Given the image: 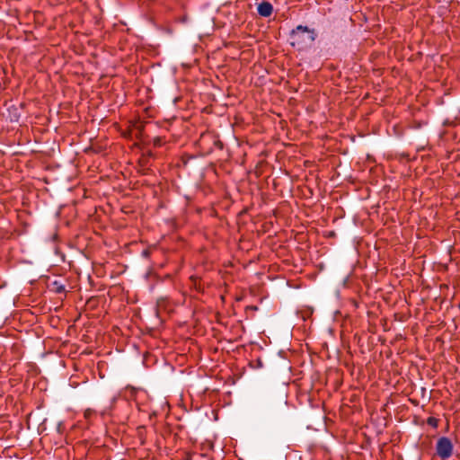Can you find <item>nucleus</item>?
Returning <instances> with one entry per match:
<instances>
[{
    "mask_svg": "<svg viewBox=\"0 0 460 460\" xmlns=\"http://www.w3.org/2000/svg\"><path fill=\"white\" fill-rule=\"evenodd\" d=\"M116 400H117V397H116V396H114V397L111 399V403H114V402H116Z\"/></svg>",
    "mask_w": 460,
    "mask_h": 460,
    "instance_id": "423d86ee",
    "label": "nucleus"
},
{
    "mask_svg": "<svg viewBox=\"0 0 460 460\" xmlns=\"http://www.w3.org/2000/svg\"><path fill=\"white\" fill-rule=\"evenodd\" d=\"M454 446L447 437H441L436 444V453L442 459L447 460L453 455Z\"/></svg>",
    "mask_w": 460,
    "mask_h": 460,
    "instance_id": "f03ea898",
    "label": "nucleus"
},
{
    "mask_svg": "<svg viewBox=\"0 0 460 460\" xmlns=\"http://www.w3.org/2000/svg\"><path fill=\"white\" fill-rule=\"evenodd\" d=\"M316 32L314 29L298 25L290 33V43L299 50L310 48L316 39Z\"/></svg>",
    "mask_w": 460,
    "mask_h": 460,
    "instance_id": "f257e3e1",
    "label": "nucleus"
},
{
    "mask_svg": "<svg viewBox=\"0 0 460 460\" xmlns=\"http://www.w3.org/2000/svg\"><path fill=\"white\" fill-rule=\"evenodd\" d=\"M258 13L262 17H269L273 12V6L270 3L263 1L257 7Z\"/></svg>",
    "mask_w": 460,
    "mask_h": 460,
    "instance_id": "7ed1b4c3",
    "label": "nucleus"
},
{
    "mask_svg": "<svg viewBox=\"0 0 460 460\" xmlns=\"http://www.w3.org/2000/svg\"><path fill=\"white\" fill-rule=\"evenodd\" d=\"M428 424L432 426L433 428L438 427V420L434 417H429L427 420Z\"/></svg>",
    "mask_w": 460,
    "mask_h": 460,
    "instance_id": "20e7f679",
    "label": "nucleus"
},
{
    "mask_svg": "<svg viewBox=\"0 0 460 460\" xmlns=\"http://www.w3.org/2000/svg\"><path fill=\"white\" fill-rule=\"evenodd\" d=\"M55 285L57 286V288H56V291H57L58 293H62V292H64V291H65V287H64L63 285H58V283H57V282H55Z\"/></svg>",
    "mask_w": 460,
    "mask_h": 460,
    "instance_id": "39448f33",
    "label": "nucleus"
}]
</instances>
